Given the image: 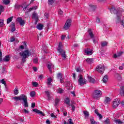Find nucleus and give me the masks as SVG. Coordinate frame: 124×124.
<instances>
[{
  "label": "nucleus",
  "instance_id": "obj_1",
  "mask_svg": "<svg viewBox=\"0 0 124 124\" xmlns=\"http://www.w3.org/2000/svg\"><path fill=\"white\" fill-rule=\"evenodd\" d=\"M110 12L112 14L114 13V14H116V23H120V24L122 25V26H123L124 27V19L121 20V17L122 16L121 15V12H118V11H117L115 8H111L110 9Z\"/></svg>",
  "mask_w": 124,
  "mask_h": 124
},
{
  "label": "nucleus",
  "instance_id": "obj_2",
  "mask_svg": "<svg viewBox=\"0 0 124 124\" xmlns=\"http://www.w3.org/2000/svg\"><path fill=\"white\" fill-rule=\"evenodd\" d=\"M13 99H15L16 101L17 100H23L24 105V107H29V105L28 104V97L26 95L24 94H22L20 95L19 96H14L13 97Z\"/></svg>",
  "mask_w": 124,
  "mask_h": 124
},
{
  "label": "nucleus",
  "instance_id": "obj_3",
  "mask_svg": "<svg viewBox=\"0 0 124 124\" xmlns=\"http://www.w3.org/2000/svg\"><path fill=\"white\" fill-rule=\"evenodd\" d=\"M101 96H102V92L99 90H94L92 94V97L94 98V99H98L100 98Z\"/></svg>",
  "mask_w": 124,
  "mask_h": 124
},
{
  "label": "nucleus",
  "instance_id": "obj_4",
  "mask_svg": "<svg viewBox=\"0 0 124 124\" xmlns=\"http://www.w3.org/2000/svg\"><path fill=\"white\" fill-rule=\"evenodd\" d=\"M62 44L60 42L59 43L58 51L59 52V53H60V54H61L62 59H65L66 58V55H65V51L62 50Z\"/></svg>",
  "mask_w": 124,
  "mask_h": 124
},
{
  "label": "nucleus",
  "instance_id": "obj_5",
  "mask_svg": "<svg viewBox=\"0 0 124 124\" xmlns=\"http://www.w3.org/2000/svg\"><path fill=\"white\" fill-rule=\"evenodd\" d=\"M86 84H87V80L84 78L82 75H79L78 79V85L83 86V85H86Z\"/></svg>",
  "mask_w": 124,
  "mask_h": 124
},
{
  "label": "nucleus",
  "instance_id": "obj_6",
  "mask_svg": "<svg viewBox=\"0 0 124 124\" xmlns=\"http://www.w3.org/2000/svg\"><path fill=\"white\" fill-rule=\"evenodd\" d=\"M96 70L97 71V72H99L101 74L104 72V71L105 70V68L104 67V65L99 64L96 67Z\"/></svg>",
  "mask_w": 124,
  "mask_h": 124
},
{
  "label": "nucleus",
  "instance_id": "obj_7",
  "mask_svg": "<svg viewBox=\"0 0 124 124\" xmlns=\"http://www.w3.org/2000/svg\"><path fill=\"white\" fill-rule=\"evenodd\" d=\"M70 26H71V19H67L64 25L63 29L66 30H68L70 28Z\"/></svg>",
  "mask_w": 124,
  "mask_h": 124
},
{
  "label": "nucleus",
  "instance_id": "obj_8",
  "mask_svg": "<svg viewBox=\"0 0 124 124\" xmlns=\"http://www.w3.org/2000/svg\"><path fill=\"white\" fill-rule=\"evenodd\" d=\"M21 57H22L23 59H27L30 56V52L29 50H26L22 53H20Z\"/></svg>",
  "mask_w": 124,
  "mask_h": 124
},
{
  "label": "nucleus",
  "instance_id": "obj_9",
  "mask_svg": "<svg viewBox=\"0 0 124 124\" xmlns=\"http://www.w3.org/2000/svg\"><path fill=\"white\" fill-rule=\"evenodd\" d=\"M119 104H120V99H116L114 100V101L113 102L112 107H113V108H117V107L119 106Z\"/></svg>",
  "mask_w": 124,
  "mask_h": 124
},
{
  "label": "nucleus",
  "instance_id": "obj_10",
  "mask_svg": "<svg viewBox=\"0 0 124 124\" xmlns=\"http://www.w3.org/2000/svg\"><path fill=\"white\" fill-rule=\"evenodd\" d=\"M88 32L91 38L93 39V43H94V44H95V43H97V42L96 41V40H95V39H93V37H94V35H93V32H92V30H89L88 31Z\"/></svg>",
  "mask_w": 124,
  "mask_h": 124
},
{
  "label": "nucleus",
  "instance_id": "obj_11",
  "mask_svg": "<svg viewBox=\"0 0 124 124\" xmlns=\"http://www.w3.org/2000/svg\"><path fill=\"white\" fill-rule=\"evenodd\" d=\"M32 18L35 20V25H36V24H37V22H38V15L37 13L34 12L32 14Z\"/></svg>",
  "mask_w": 124,
  "mask_h": 124
},
{
  "label": "nucleus",
  "instance_id": "obj_12",
  "mask_svg": "<svg viewBox=\"0 0 124 124\" xmlns=\"http://www.w3.org/2000/svg\"><path fill=\"white\" fill-rule=\"evenodd\" d=\"M17 22L19 23L20 26H25V20H23V18H22L21 17H17Z\"/></svg>",
  "mask_w": 124,
  "mask_h": 124
},
{
  "label": "nucleus",
  "instance_id": "obj_13",
  "mask_svg": "<svg viewBox=\"0 0 124 124\" xmlns=\"http://www.w3.org/2000/svg\"><path fill=\"white\" fill-rule=\"evenodd\" d=\"M47 67L48 68L50 72L52 73V68H54L55 67V66H54L53 63L50 62L47 64Z\"/></svg>",
  "mask_w": 124,
  "mask_h": 124
},
{
  "label": "nucleus",
  "instance_id": "obj_14",
  "mask_svg": "<svg viewBox=\"0 0 124 124\" xmlns=\"http://www.w3.org/2000/svg\"><path fill=\"white\" fill-rule=\"evenodd\" d=\"M85 52L87 55H88V56H91V55H93V50L90 48L85 49Z\"/></svg>",
  "mask_w": 124,
  "mask_h": 124
},
{
  "label": "nucleus",
  "instance_id": "obj_15",
  "mask_svg": "<svg viewBox=\"0 0 124 124\" xmlns=\"http://www.w3.org/2000/svg\"><path fill=\"white\" fill-rule=\"evenodd\" d=\"M115 77L117 79L118 81H121L123 80V78H122V75L119 73H116L115 75Z\"/></svg>",
  "mask_w": 124,
  "mask_h": 124
},
{
  "label": "nucleus",
  "instance_id": "obj_16",
  "mask_svg": "<svg viewBox=\"0 0 124 124\" xmlns=\"http://www.w3.org/2000/svg\"><path fill=\"white\" fill-rule=\"evenodd\" d=\"M32 111L33 112H35V113H37V114H40L42 116H44V114L43 113V112L41 110L37 109V108H33L32 109Z\"/></svg>",
  "mask_w": 124,
  "mask_h": 124
},
{
  "label": "nucleus",
  "instance_id": "obj_17",
  "mask_svg": "<svg viewBox=\"0 0 124 124\" xmlns=\"http://www.w3.org/2000/svg\"><path fill=\"white\" fill-rule=\"evenodd\" d=\"M123 53L124 52H123L122 51L119 52L117 54H114L113 58H114L115 59L117 58H119V57H121V56L122 55H123Z\"/></svg>",
  "mask_w": 124,
  "mask_h": 124
},
{
  "label": "nucleus",
  "instance_id": "obj_18",
  "mask_svg": "<svg viewBox=\"0 0 124 124\" xmlns=\"http://www.w3.org/2000/svg\"><path fill=\"white\" fill-rule=\"evenodd\" d=\"M44 27V25L42 24L39 23L37 26L36 28L38 30H39L40 31H41L43 30V27Z\"/></svg>",
  "mask_w": 124,
  "mask_h": 124
},
{
  "label": "nucleus",
  "instance_id": "obj_19",
  "mask_svg": "<svg viewBox=\"0 0 124 124\" xmlns=\"http://www.w3.org/2000/svg\"><path fill=\"white\" fill-rule=\"evenodd\" d=\"M64 103L68 105V106H70V100L68 98H66L64 99Z\"/></svg>",
  "mask_w": 124,
  "mask_h": 124
},
{
  "label": "nucleus",
  "instance_id": "obj_20",
  "mask_svg": "<svg viewBox=\"0 0 124 124\" xmlns=\"http://www.w3.org/2000/svg\"><path fill=\"white\" fill-rule=\"evenodd\" d=\"M24 6H25V4H22V5H19L18 4H16L15 5V9H20V7H22V8H23V7H24Z\"/></svg>",
  "mask_w": 124,
  "mask_h": 124
},
{
  "label": "nucleus",
  "instance_id": "obj_21",
  "mask_svg": "<svg viewBox=\"0 0 124 124\" xmlns=\"http://www.w3.org/2000/svg\"><path fill=\"white\" fill-rule=\"evenodd\" d=\"M110 101H111V99L109 97H106L105 101H104V104H109L110 103Z\"/></svg>",
  "mask_w": 124,
  "mask_h": 124
},
{
  "label": "nucleus",
  "instance_id": "obj_22",
  "mask_svg": "<svg viewBox=\"0 0 124 124\" xmlns=\"http://www.w3.org/2000/svg\"><path fill=\"white\" fill-rule=\"evenodd\" d=\"M83 114L85 116V119H89L90 113L88 112V111H83Z\"/></svg>",
  "mask_w": 124,
  "mask_h": 124
},
{
  "label": "nucleus",
  "instance_id": "obj_23",
  "mask_svg": "<svg viewBox=\"0 0 124 124\" xmlns=\"http://www.w3.org/2000/svg\"><path fill=\"white\" fill-rule=\"evenodd\" d=\"M11 27H12V32H13L14 31H16V28H15V24L14 23H12L11 24Z\"/></svg>",
  "mask_w": 124,
  "mask_h": 124
},
{
  "label": "nucleus",
  "instance_id": "obj_24",
  "mask_svg": "<svg viewBox=\"0 0 124 124\" xmlns=\"http://www.w3.org/2000/svg\"><path fill=\"white\" fill-rule=\"evenodd\" d=\"M120 94L122 96H124V86H122L120 88Z\"/></svg>",
  "mask_w": 124,
  "mask_h": 124
},
{
  "label": "nucleus",
  "instance_id": "obj_25",
  "mask_svg": "<svg viewBox=\"0 0 124 124\" xmlns=\"http://www.w3.org/2000/svg\"><path fill=\"white\" fill-rule=\"evenodd\" d=\"M10 60V57H9V55H7L3 58V61L6 62H9Z\"/></svg>",
  "mask_w": 124,
  "mask_h": 124
},
{
  "label": "nucleus",
  "instance_id": "obj_26",
  "mask_svg": "<svg viewBox=\"0 0 124 124\" xmlns=\"http://www.w3.org/2000/svg\"><path fill=\"white\" fill-rule=\"evenodd\" d=\"M86 62H88V63H93V59H90V58H88L86 60Z\"/></svg>",
  "mask_w": 124,
  "mask_h": 124
},
{
  "label": "nucleus",
  "instance_id": "obj_27",
  "mask_svg": "<svg viewBox=\"0 0 124 124\" xmlns=\"http://www.w3.org/2000/svg\"><path fill=\"white\" fill-rule=\"evenodd\" d=\"M88 80L90 83H94L95 82V79L91 77L88 78Z\"/></svg>",
  "mask_w": 124,
  "mask_h": 124
},
{
  "label": "nucleus",
  "instance_id": "obj_28",
  "mask_svg": "<svg viewBox=\"0 0 124 124\" xmlns=\"http://www.w3.org/2000/svg\"><path fill=\"white\" fill-rule=\"evenodd\" d=\"M19 93V88H16L14 90V94L15 95H17Z\"/></svg>",
  "mask_w": 124,
  "mask_h": 124
},
{
  "label": "nucleus",
  "instance_id": "obj_29",
  "mask_svg": "<svg viewBox=\"0 0 124 124\" xmlns=\"http://www.w3.org/2000/svg\"><path fill=\"white\" fill-rule=\"evenodd\" d=\"M13 20V16H11L7 19V24H9L11 22H12Z\"/></svg>",
  "mask_w": 124,
  "mask_h": 124
},
{
  "label": "nucleus",
  "instance_id": "obj_30",
  "mask_svg": "<svg viewBox=\"0 0 124 124\" xmlns=\"http://www.w3.org/2000/svg\"><path fill=\"white\" fill-rule=\"evenodd\" d=\"M108 81V76H105L103 78V81L104 83H106Z\"/></svg>",
  "mask_w": 124,
  "mask_h": 124
},
{
  "label": "nucleus",
  "instance_id": "obj_31",
  "mask_svg": "<svg viewBox=\"0 0 124 124\" xmlns=\"http://www.w3.org/2000/svg\"><path fill=\"white\" fill-rule=\"evenodd\" d=\"M46 94L47 95L48 97V100H51V96H50V93H49V91H46Z\"/></svg>",
  "mask_w": 124,
  "mask_h": 124
},
{
  "label": "nucleus",
  "instance_id": "obj_32",
  "mask_svg": "<svg viewBox=\"0 0 124 124\" xmlns=\"http://www.w3.org/2000/svg\"><path fill=\"white\" fill-rule=\"evenodd\" d=\"M108 44V43H107V42H102L101 44V46L102 47H105V46H107Z\"/></svg>",
  "mask_w": 124,
  "mask_h": 124
},
{
  "label": "nucleus",
  "instance_id": "obj_33",
  "mask_svg": "<svg viewBox=\"0 0 124 124\" xmlns=\"http://www.w3.org/2000/svg\"><path fill=\"white\" fill-rule=\"evenodd\" d=\"M90 122L91 123V124H97V123L96 122H95L94 119H93V117H92L90 119Z\"/></svg>",
  "mask_w": 124,
  "mask_h": 124
},
{
  "label": "nucleus",
  "instance_id": "obj_34",
  "mask_svg": "<svg viewBox=\"0 0 124 124\" xmlns=\"http://www.w3.org/2000/svg\"><path fill=\"white\" fill-rule=\"evenodd\" d=\"M52 78H47V85H52Z\"/></svg>",
  "mask_w": 124,
  "mask_h": 124
},
{
  "label": "nucleus",
  "instance_id": "obj_35",
  "mask_svg": "<svg viewBox=\"0 0 124 124\" xmlns=\"http://www.w3.org/2000/svg\"><path fill=\"white\" fill-rule=\"evenodd\" d=\"M104 124H110V119L107 118L104 122Z\"/></svg>",
  "mask_w": 124,
  "mask_h": 124
},
{
  "label": "nucleus",
  "instance_id": "obj_36",
  "mask_svg": "<svg viewBox=\"0 0 124 124\" xmlns=\"http://www.w3.org/2000/svg\"><path fill=\"white\" fill-rule=\"evenodd\" d=\"M37 8H38L37 6H34L33 7L29 9V11L31 12V10H36V9H37Z\"/></svg>",
  "mask_w": 124,
  "mask_h": 124
},
{
  "label": "nucleus",
  "instance_id": "obj_37",
  "mask_svg": "<svg viewBox=\"0 0 124 124\" xmlns=\"http://www.w3.org/2000/svg\"><path fill=\"white\" fill-rule=\"evenodd\" d=\"M32 85L33 87H34V88H36L37 86H38V83L35 81V82H32Z\"/></svg>",
  "mask_w": 124,
  "mask_h": 124
},
{
  "label": "nucleus",
  "instance_id": "obj_38",
  "mask_svg": "<svg viewBox=\"0 0 124 124\" xmlns=\"http://www.w3.org/2000/svg\"><path fill=\"white\" fill-rule=\"evenodd\" d=\"M115 123H116V124H124V122H123L122 121H121L120 120H115Z\"/></svg>",
  "mask_w": 124,
  "mask_h": 124
},
{
  "label": "nucleus",
  "instance_id": "obj_39",
  "mask_svg": "<svg viewBox=\"0 0 124 124\" xmlns=\"http://www.w3.org/2000/svg\"><path fill=\"white\" fill-rule=\"evenodd\" d=\"M30 95L31 97H34V95H35V92L32 91L30 93Z\"/></svg>",
  "mask_w": 124,
  "mask_h": 124
},
{
  "label": "nucleus",
  "instance_id": "obj_40",
  "mask_svg": "<svg viewBox=\"0 0 124 124\" xmlns=\"http://www.w3.org/2000/svg\"><path fill=\"white\" fill-rule=\"evenodd\" d=\"M0 83H1V84L4 85V86H6V82H5V80H4V79H2L0 80Z\"/></svg>",
  "mask_w": 124,
  "mask_h": 124
},
{
  "label": "nucleus",
  "instance_id": "obj_41",
  "mask_svg": "<svg viewBox=\"0 0 124 124\" xmlns=\"http://www.w3.org/2000/svg\"><path fill=\"white\" fill-rule=\"evenodd\" d=\"M57 93H63V90L61 88H59L57 90Z\"/></svg>",
  "mask_w": 124,
  "mask_h": 124
},
{
  "label": "nucleus",
  "instance_id": "obj_42",
  "mask_svg": "<svg viewBox=\"0 0 124 124\" xmlns=\"http://www.w3.org/2000/svg\"><path fill=\"white\" fill-rule=\"evenodd\" d=\"M3 6L2 5H0V15L1 14L2 12H3Z\"/></svg>",
  "mask_w": 124,
  "mask_h": 124
},
{
  "label": "nucleus",
  "instance_id": "obj_43",
  "mask_svg": "<svg viewBox=\"0 0 124 124\" xmlns=\"http://www.w3.org/2000/svg\"><path fill=\"white\" fill-rule=\"evenodd\" d=\"M3 19L0 20V27H3V25H4L3 23Z\"/></svg>",
  "mask_w": 124,
  "mask_h": 124
},
{
  "label": "nucleus",
  "instance_id": "obj_44",
  "mask_svg": "<svg viewBox=\"0 0 124 124\" xmlns=\"http://www.w3.org/2000/svg\"><path fill=\"white\" fill-rule=\"evenodd\" d=\"M60 101H61V100H60V99L57 98L55 99V105H57V104H58L60 102Z\"/></svg>",
  "mask_w": 124,
  "mask_h": 124
},
{
  "label": "nucleus",
  "instance_id": "obj_45",
  "mask_svg": "<svg viewBox=\"0 0 124 124\" xmlns=\"http://www.w3.org/2000/svg\"><path fill=\"white\" fill-rule=\"evenodd\" d=\"M48 4H50L51 5H52V4L54 3V0H48Z\"/></svg>",
  "mask_w": 124,
  "mask_h": 124
},
{
  "label": "nucleus",
  "instance_id": "obj_46",
  "mask_svg": "<svg viewBox=\"0 0 124 124\" xmlns=\"http://www.w3.org/2000/svg\"><path fill=\"white\" fill-rule=\"evenodd\" d=\"M3 2L4 4H8V3L10 2V1H9V0H3Z\"/></svg>",
  "mask_w": 124,
  "mask_h": 124
},
{
  "label": "nucleus",
  "instance_id": "obj_47",
  "mask_svg": "<svg viewBox=\"0 0 124 124\" xmlns=\"http://www.w3.org/2000/svg\"><path fill=\"white\" fill-rule=\"evenodd\" d=\"M15 40H16L15 37H12V38H11L10 41V42H14Z\"/></svg>",
  "mask_w": 124,
  "mask_h": 124
},
{
  "label": "nucleus",
  "instance_id": "obj_48",
  "mask_svg": "<svg viewBox=\"0 0 124 124\" xmlns=\"http://www.w3.org/2000/svg\"><path fill=\"white\" fill-rule=\"evenodd\" d=\"M33 62L34 63H37V62H38V59H37V58L34 59L33 60Z\"/></svg>",
  "mask_w": 124,
  "mask_h": 124
},
{
  "label": "nucleus",
  "instance_id": "obj_49",
  "mask_svg": "<svg viewBox=\"0 0 124 124\" xmlns=\"http://www.w3.org/2000/svg\"><path fill=\"white\" fill-rule=\"evenodd\" d=\"M62 73H59L57 75V77L58 78H59V79H61L62 78Z\"/></svg>",
  "mask_w": 124,
  "mask_h": 124
},
{
  "label": "nucleus",
  "instance_id": "obj_50",
  "mask_svg": "<svg viewBox=\"0 0 124 124\" xmlns=\"http://www.w3.org/2000/svg\"><path fill=\"white\" fill-rule=\"evenodd\" d=\"M1 61H2V52L0 51V62H1Z\"/></svg>",
  "mask_w": 124,
  "mask_h": 124
},
{
  "label": "nucleus",
  "instance_id": "obj_51",
  "mask_svg": "<svg viewBox=\"0 0 124 124\" xmlns=\"http://www.w3.org/2000/svg\"><path fill=\"white\" fill-rule=\"evenodd\" d=\"M70 106L72 107V110H73V111H75V108H76L75 106H74V105H70Z\"/></svg>",
  "mask_w": 124,
  "mask_h": 124
},
{
  "label": "nucleus",
  "instance_id": "obj_52",
  "mask_svg": "<svg viewBox=\"0 0 124 124\" xmlns=\"http://www.w3.org/2000/svg\"><path fill=\"white\" fill-rule=\"evenodd\" d=\"M124 64L123 63V64H122V66H120L119 67V69H120V70H123V69H124Z\"/></svg>",
  "mask_w": 124,
  "mask_h": 124
},
{
  "label": "nucleus",
  "instance_id": "obj_53",
  "mask_svg": "<svg viewBox=\"0 0 124 124\" xmlns=\"http://www.w3.org/2000/svg\"><path fill=\"white\" fill-rule=\"evenodd\" d=\"M68 124H73V123H72V119H70L68 120Z\"/></svg>",
  "mask_w": 124,
  "mask_h": 124
},
{
  "label": "nucleus",
  "instance_id": "obj_54",
  "mask_svg": "<svg viewBox=\"0 0 124 124\" xmlns=\"http://www.w3.org/2000/svg\"><path fill=\"white\" fill-rule=\"evenodd\" d=\"M58 13H59V15H62V14H63V12L62 11H61V10H59L58 11Z\"/></svg>",
  "mask_w": 124,
  "mask_h": 124
},
{
  "label": "nucleus",
  "instance_id": "obj_55",
  "mask_svg": "<svg viewBox=\"0 0 124 124\" xmlns=\"http://www.w3.org/2000/svg\"><path fill=\"white\" fill-rule=\"evenodd\" d=\"M45 16L46 19H48V18H49V15L47 13H46L45 14Z\"/></svg>",
  "mask_w": 124,
  "mask_h": 124
},
{
  "label": "nucleus",
  "instance_id": "obj_56",
  "mask_svg": "<svg viewBox=\"0 0 124 124\" xmlns=\"http://www.w3.org/2000/svg\"><path fill=\"white\" fill-rule=\"evenodd\" d=\"M51 117H52V118H54V119H57V116H56L54 113L51 114Z\"/></svg>",
  "mask_w": 124,
  "mask_h": 124
},
{
  "label": "nucleus",
  "instance_id": "obj_57",
  "mask_svg": "<svg viewBox=\"0 0 124 124\" xmlns=\"http://www.w3.org/2000/svg\"><path fill=\"white\" fill-rule=\"evenodd\" d=\"M96 22L98 23H100V19L98 17L96 18Z\"/></svg>",
  "mask_w": 124,
  "mask_h": 124
},
{
  "label": "nucleus",
  "instance_id": "obj_58",
  "mask_svg": "<svg viewBox=\"0 0 124 124\" xmlns=\"http://www.w3.org/2000/svg\"><path fill=\"white\" fill-rule=\"evenodd\" d=\"M97 115L99 117L100 120H101V119H102V115L100 114V113H98Z\"/></svg>",
  "mask_w": 124,
  "mask_h": 124
},
{
  "label": "nucleus",
  "instance_id": "obj_59",
  "mask_svg": "<svg viewBox=\"0 0 124 124\" xmlns=\"http://www.w3.org/2000/svg\"><path fill=\"white\" fill-rule=\"evenodd\" d=\"M76 71L77 72H81V71H82V70H81V68H77Z\"/></svg>",
  "mask_w": 124,
  "mask_h": 124
},
{
  "label": "nucleus",
  "instance_id": "obj_60",
  "mask_svg": "<svg viewBox=\"0 0 124 124\" xmlns=\"http://www.w3.org/2000/svg\"><path fill=\"white\" fill-rule=\"evenodd\" d=\"M23 112H25V114H29V113H30V112L26 109H23Z\"/></svg>",
  "mask_w": 124,
  "mask_h": 124
},
{
  "label": "nucleus",
  "instance_id": "obj_61",
  "mask_svg": "<svg viewBox=\"0 0 124 124\" xmlns=\"http://www.w3.org/2000/svg\"><path fill=\"white\" fill-rule=\"evenodd\" d=\"M31 108H34L35 107V103H32L31 106Z\"/></svg>",
  "mask_w": 124,
  "mask_h": 124
},
{
  "label": "nucleus",
  "instance_id": "obj_62",
  "mask_svg": "<svg viewBox=\"0 0 124 124\" xmlns=\"http://www.w3.org/2000/svg\"><path fill=\"white\" fill-rule=\"evenodd\" d=\"M46 124H51V122H50V120H49L48 119L46 120Z\"/></svg>",
  "mask_w": 124,
  "mask_h": 124
},
{
  "label": "nucleus",
  "instance_id": "obj_63",
  "mask_svg": "<svg viewBox=\"0 0 124 124\" xmlns=\"http://www.w3.org/2000/svg\"><path fill=\"white\" fill-rule=\"evenodd\" d=\"M33 71H37V68H36L35 67H33Z\"/></svg>",
  "mask_w": 124,
  "mask_h": 124
},
{
  "label": "nucleus",
  "instance_id": "obj_64",
  "mask_svg": "<svg viewBox=\"0 0 124 124\" xmlns=\"http://www.w3.org/2000/svg\"><path fill=\"white\" fill-rule=\"evenodd\" d=\"M121 105H122V106L123 107H124V101H123L122 102H121Z\"/></svg>",
  "mask_w": 124,
  "mask_h": 124
}]
</instances>
